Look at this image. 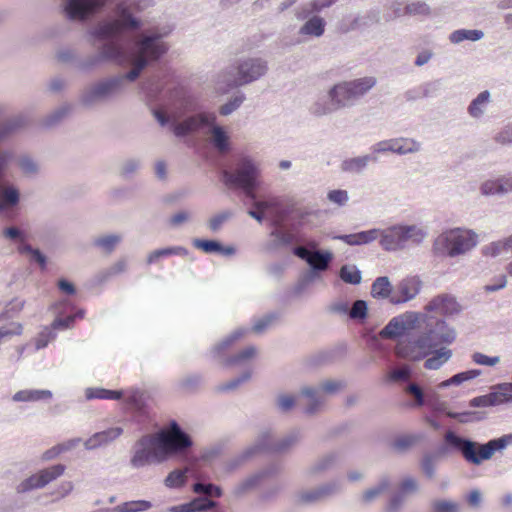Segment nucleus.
I'll return each mask as SVG.
<instances>
[{
  "label": "nucleus",
  "instance_id": "nucleus-1",
  "mask_svg": "<svg viewBox=\"0 0 512 512\" xmlns=\"http://www.w3.org/2000/svg\"><path fill=\"white\" fill-rule=\"evenodd\" d=\"M424 322L426 332L414 342V348L426 358V369H438L448 361V293L431 299L426 307Z\"/></svg>",
  "mask_w": 512,
  "mask_h": 512
},
{
  "label": "nucleus",
  "instance_id": "nucleus-2",
  "mask_svg": "<svg viewBox=\"0 0 512 512\" xmlns=\"http://www.w3.org/2000/svg\"><path fill=\"white\" fill-rule=\"evenodd\" d=\"M149 6H151L150 0H131L129 3L121 1L116 6L117 15L115 17L102 19L87 27L86 35L88 40L94 44L101 40L113 41L114 37L123 38V50L126 56V63H128L130 58L128 53L130 36L127 34V30L143 28V20L134 14L144 11Z\"/></svg>",
  "mask_w": 512,
  "mask_h": 512
},
{
  "label": "nucleus",
  "instance_id": "nucleus-3",
  "mask_svg": "<svg viewBox=\"0 0 512 512\" xmlns=\"http://www.w3.org/2000/svg\"><path fill=\"white\" fill-rule=\"evenodd\" d=\"M404 392L409 399V405L412 407H426L429 413L426 421L430 427L439 431L442 435V443L432 454V459L436 462L448 454V428L446 420L448 418V407L445 400L441 399L439 393L431 388L423 389L418 384L412 383L404 388Z\"/></svg>",
  "mask_w": 512,
  "mask_h": 512
},
{
  "label": "nucleus",
  "instance_id": "nucleus-4",
  "mask_svg": "<svg viewBox=\"0 0 512 512\" xmlns=\"http://www.w3.org/2000/svg\"><path fill=\"white\" fill-rule=\"evenodd\" d=\"M85 38L92 47L97 48L95 53L81 57L73 49H62L57 52L58 61L73 64L74 68L83 74L92 73L107 63L114 65L126 64V56L123 50V38L114 37L113 41L101 40L94 44L88 40L86 34Z\"/></svg>",
  "mask_w": 512,
  "mask_h": 512
},
{
  "label": "nucleus",
  "instance_id": "nucleus-5",
  "mask_svg": "<svg viewBox=\"0 0 512 512\" xmlns=\"http://www.w3.org/2000/svg\"><path fill=\"white\" fill-rule=\"evenodd\" d=\"M376 82V78L372 76L338 82L317 99L311 111L316 116H324L352 107L357 99L376 85Z\"/></svg>",
  "mask_w": 512,
  "mask_h": 512
},
{
  "label": "nucleus",
  "instance_id": "nucleus-6",
  "mask_svg": "<svg viewBox=\"0 0 512 512\" xmlns=\"http://www.w3.org/2000/svg\"><path fill=\"white\" fill-rule=\"evenodd\" d=\"M291 253L307 265L291 289L292 294L298 297L315 283L323 281L324 273L329 269L335 256L331 250L310 251L304 246L292 247Z\"/></svg>",
  "mask_w": 512,
  "mask_h": 512
},
{
  "label": "nucleus",
  "instance_id": "nucleus-7",
  "mask_svg": "<svg viewBox=\"0 0 512 512\" xmlns=\"http://www.w3.org/2000/svg\"><path fill=\"white\" fill-rule=\"evenodd\" d=\"M170 32V28H152L146 35L139 39L137 45L139 55L137 58H133L130 53V48L132 45V39L130 38V44L128 46V53L130 58L129 62L126 63L125 66L132 63L134 65V69L141 74V72L146 68L158 65L165 54L168 52L169 46L162 40L164 37L168 36ZM120 66L124 67V65Z\"/></svg>",
  "mask_w": 512,
  "mask_h": 512
},
{
  "label": "nucleus",
  "instance_id": "nucleus-8",
  "mask_svg": "<svg viewBox=\"0 0 512 512\" xmlns=\"http://www.w3.org/2000/svg\"><path fill=\"white\" fill-rule=\"evenodd\" d=\"M260 174L255 161L247 155H241L237 159L235 169L222 174V181L228 188L237 190L250 201L256 202V192L261 187Z\"/></svg>",
  "mask_w": 512,
  "mask_h": 512
},
{
  "label": "nucleus",
  "instance_id": "nucleus-9",
  "mask_svg": "<svg viewBox=\"0 0 512 512\" xmlns=\"http://www.w3.org/2000/svg\"><path fill=\"white\" fill-rule=\"evenodd\" d=\"M167 461L158 434L145 433L137 439L131 448L130 465L140 469L153 464H162Z\"/></svg>",
  "mask_w": 512,
  "mask_h": 512
},
{
  "label": "nucleus",
  "instance_id": "nucleus-10",
  "mask_svg": "<svg viewBox=\"0 0 512 512\" xmlns=\"http://www.w3.org/2000/svg\"><path fill=\"white\" fill-rule=\"evenodd\" d=\"M120 79L111 76L99 79L82 89L79 94V104L85 109L108 102L119 92Z\"/></svg>",
  "mask_w": 512,
  "mask_h": 512
},
{
  "label": "nucleus",
  "instance_id": "nucleus-11",
  "mask_svg": "<svg viewBox=\"0 0 512 512\" xmlns=\"http://www.w3.org/2000/svg\"><path fill=\"white\" fill-rule=\"evenodd\" d=\"M268 71V63L260 57L238 59L233 66V78L226 83L227 90L248 85L259 80Z\"/></svg>",
  "mask_w": 512,
  "mask_h": 512
},
{
  "label": "nucleus",
  "instance_id": "nucleus-12",
  "mask_svg": "<svg viewBox=\"0 0 512 512\" xmlns=\"http://www.w3.org/2000/svg\"><path fill=\"white\" fill-rule=\"evenodd\" d=\"M111 0H61V13L71 22L90 23L103 13Z\"/></svg>",
  "mask_w": 512,
  "mask_h": 512
},
{
  "label": "nucleus",
  "instance_id": "nucleus-13",
  "mask_svg": "<svg viewBox=\"0 0 512 512\" xmlns=\"http://www.w3.org/2000/svg\"><path fill=\"white\" fill-rule=\"evenodd\" d=\"M379 236V243L384 250L396 251L403 248L408 240L415 244L421 243L426 233L416 225H395L387 230H380Z\"/></svg>",
  "mask_w": 512,
  "mask_h": 512
},
{
  "label": "nucleus",
  "instance_id": "nucleus-14",
  "mask_svg": "<svg viewBox=\"0 0 512 512\" xmlns=\"http://www.w3.org/2000/svg\"><path fill=\"white\" fill-rule=\"evenodd\" d=\"M450 453L460 455L468 464L479 466L490 460L486 443L460 435L450 428Z\"/></svg>",
  "mask_w": 512,
  "mask_h": 512
},
{
  "label": "nucleus",
  "instance_id": "nucleus-15",
  "mask_svg": "<svg viewBox=\"0 0 512 512\" xmlns=\"http://www.w3.org/2000/svg\"><path fill=\"white\" fill-rule=\"evenodd\" d=\"M169 432H158L159 440L167 454V461L193 446L191 436L179 425L176 420H171Z\"/></svg>",
  "mask_w": 512,
  "mask_h": 512
},
{
  "label": "nucleus",
  "instance_id": "nucleus-16",
  "mask_svg": "<svg viewBox=\"0 0 512 512\" xmlns=\"http://www.w3.org/2000/svg\"><path fill=\"white\" fill-rule=\"evenodd\" d=\"M65 469L66 466L62 463H57L50 467L41 469L21 481L17 485L16 491L19 494H23L35 489H41L63 475Z\"/></svg>",
  "mask_w": 512,
  "mask_h": 512
},
{
  "label": "nucleus",
  "instance_id": "nucleus-17",
  "mask_svg": "<svg viewBox=\"0 0 512 512\" xmlns=\"http://www.w3.org/2000/svg\"><path fill=\"white\" fill-rule=\"evenodd\" d=\"M124 402L130 411L132 420L140 425V430L148 429L152 422V416L144 392L140 389H133Z\"/></svg>",
  "mask_w": 512,
  "mask_h": 512
},
{
  "label": "nucleus",
  "instance_id": "nucleus-18",
  "mask_svg": "<svg viewBox=\"0 0 512 512\" xmlns=\"http://www.w3.org/2000/svg\"><path fill=\"white\" fill-rule=\"evenodd\" d=\"M478 244V234L469 228H450V258L465 255Z\"/></svg>",
  "mask_w": 512,
  "mask_h": 512
},
{
  "label": "nucleus",
  "instance_id": "nucleus-19",
  "mask_svg": "<svg viewBox=\"0 0 512 512\" xmlns=\"http://www.w3.org/2000/svg\"><path fill=\"white\" fill-rule=\"evenodd\" d=\"M419 316V313L413 311L397 315L388 321L380 333L383 337L400 338L416 327Z\"/></svg>",
  "mask_w": 512,
  "mask_h": 512
},
{
  "label": "nucleus",
  "instance_id": "nucleus-20",
  "mask_svg": "<svg viewBox=\"0 0 512 512\" xmlns=\"http://www.w3.org/2000/svg\"><path fill=\"white\" fill-rule=\"evenodd\" d=\"M300 438L299 430H293L279 441H274L272 435L268 431L260 433L255 441L263 439L262 445L258 446L259 454L267 453H283L294 445Z\"/></svg>",
  "mask_w": 512,
  "mask_h": 512
},
{
  "label": "nucleus",
  "instance_id": "nucleus-21",
  "mask_svg": "<svg viewBox=\"0 0 512 512\" xmlns=\"http://www.w3.org/2000/svg\"><path fill=\"white\" fill-rule=\"evenodd\" d=\"M420 145L413 139L395 138L380 141L371 147L373 153L392 152L398 155H405L419 151Z\"/></svg>",
  "mask_w": 512,
  "mask_h": 512
},
{
  "label": "nucleus",
  "instance_id": "nucleus-22",
  "mask_svg": "<svg viewBox=\"0 0 512 512\" xmlns=\"http://www.w3.org/2000/svg\"><path fill=\"white\" fill-rule=\"evenodd\" d=\"M337 487V483L331 481L315 488L304 490L298 494V502L304 505H313L323 502L336 492Z\"/></svg>",
  "mask_w": 512,
  "mask_h": 512
},
{
  "label": "nucleus",
  "instance_id": "nucleus-23",
  "mask_svg": "<svg viewBox=\"0 0 512 512\" xmlns=\"http://www.w3.org/2000/svg\"><path fill=\"white\" fill-rule=\"evenodd\" d=\"M192 245L205 254L233 256L236 253V248L233 245H224L218 239L209 238H194Z\"/></svg>",
  "mask_w": 512,
  "mask_h": 512
},
{
  "label": "nucleus",
  "instance_id": "nucleus-24",
  "mask_svg": "<svg viewBox=\"0 0 512 512\" xmlns=\"http://www.w3.org/2000/svg\"><path fill=\"white\" fill-rule=\"evenodd\" d=\"M421 288V281L417 277H409L401 280L397 285V294L390 298L394 305L402 304L412 300Z\"/></svg>",
  "mask_w": 512,
  "mask_h": 512
},
{
  "label": "nucleus",
  "instance_id": "nucleus-25",
  "mask_svg": "<svg viewBox=\"0 0 512 512\" xmlns=\"http://www.w3.org/2000/svg\"><path fill=\"white\" fill-rule=\"evenodd\" d=\"M380 229L373 228L359 231L351 234L329 233L328 237L332 240H340L349 246L366 245L378 238Z\"/></svg>",
  "mask_w": 512,
  "mask_h": 512
},
{
  "label": "nucleus",
  "instance_id": "nucleus-26",
  "mask_svg": "<svg viewBox=\"0 0 512 512\" xmlns=\"http://www.w3.org/2000/svg\"><path fill=\"white\" fill-rule=\"evenodd\" d=\"M218 503L206 496L194 497L190 501L173 505L167 508V512H207L216 508Z\"/></svg>",
  "mask_w": 512,
  "mask_h": 512
},
{
  "label": "nucleus",
  "instance_id": "nucleus-27",
  "mask_svg": "<svg viewBox=\"0 0 512 512\" xmlns=\"http://www.w3.org/2000/svg\"><path fill=\"white\" fill-rule=\"evenodd\" d=\"M347 352V345L339 343L336 346L317 352L311 357L313 365H329L342 360Z\"/></svg>",
  "mask_w": 512,
  "mask_h": 512
},
{
  "label": "nucleus",
  "instance_id": "nucleus-28",
  "mask_svg": "<svg viewBox=\"0 0 512 512\" xmlns=\"http://www.w3.org/2000/svg\"><path fill=\"white\" fill-rule=\"evenodd\" d=\"M122 433L123 428L119 426L96 432L84 442V446L87 450H94L117 439Z\"/></svg>",
  "mask_w": 512,
  "mask_h": 512
},
{
  "label": "nucleus",
  "instance_id": "nucleus-29",
  "mask_svg": "<svg viewBox=\"0 0 512 512\" xmlns=\"http://www.w3.org/2000/svg\"><path fill=\"white\" fill-rule=\"evenodd\" d=\"M284 216L294 228H302L310 224V218L315 212L310 208L287 205L283 210Z\"/></svg>",
  "mask_w": 512,
  "mask_h": 512
},
{
  "label": "nucleus",
  "instance_id": "nucleus-30",
  "mask_svg": "<svg viewBox=\"0 0 512 512\" xmlns=\"http://www.w3.org/2000/svg\"><path fill=\"white\" fill-rule=\"evenodd\" d=\"M28 125V120L23 115H18L0 122V144L22 131Z\"/></svg>",
  "mask_w": 512,
  "mask_h": 512
},
{
  "label": "nucleus",
  "instance_id": "nucleus-31",
  "mask_svg": "<svg viewBox=\"0 0 512 512\" xmlns=\"http://www.w3.org/2000/svg\"><path fill=\"white\" fill-rule=\"evenodd\" d=\"M247 329L246 328H237L232 333L227 335L224 339H222L220 342L216 343L214 346L210 349V355L214 359H220L222 360L225 358L226 351L232 347L237 341H239L241 338L244 337L246 334Z\"/></svg>",
  "mask_w": 512,
  "mask_h": 512
},
{
  "label": "nucleus",
  "instance_id": "nucleus-32",
  "mask_svg": "<svg viewBox=\"0 0 512 512\" xmlns=\"http://www.w3.org/2000/svg\"><path fill=\"white\" fill-rule=\"evenodd\" d=\"M263 439L255 441L254 444L245 448L242 452L229 459L225 464V471L231 473L241 467L245 462L259 454L258 446L262 445Z\"/></svg>",
  "mask_w": 512,
  "mask_h": 512
},
{
  "label": "nucleus",
  "instance_id": "nucleus-33",
  "mask_svg": "<svg viewBox=\"0 0 512 512\" xmlns=\"http://www.w3.org/2000/svg\"><path fill=\"white\" fill-rule=\"evenodd\" d=\"M424 438L425 434L422 432L413 434H401L394 438L390 444V447L397 454H405Z\"/></svg>",
  "mask_w": 512,
  "mask_h": 512
},
{
  "label": "nucleus",
  "instance_id": "nucleus-34",
  "mask_svg": "<svg viewBox=\"0 0 512 512\" xmlns=\"http://www.w3.org/2000/svg\"><path fill=\"white\" fill-rule=\"evenodd\" d=\"M375 154L376 153L372 152L371 154L345 159L341 163V170L343 172L359 174L370 162H378V157Z\"/></svg>",
  "mask_w": 512,
  "mask_h": 512
},
{
  "label": "nucleus",
  "instance_id": "nucleus-35",
  "mask_svg": "<svg viewBox=\"0 0 512 512\" xmlns=\"http://www.w3.org/2000/svg\"><path fill=\"white\" fill-rule=\"evenodd\" d=\"M178 255L181 257L190 256V251L184 246H167L152 251L146 259L147 265L157 263L160 259Z\"/></svg>",
  "mask_w": 512,
  "mask_h": 512
},
{
  "label": "nucleus",
  "instance_id": "nucleus-36",
  "mask_svg": "<svg viewBox=\"0 0 512 512\" xmlns=\"http://www.w3.org/2000/svg\"><path fill=\"white\" fill-rule=\"evenodd\" d=\"M378 21H379L378 14L371 11L365 15L354 16L353 19L349 23H346V20H344L343 23L341 24L340 29L342 32L347 33L350 31H355V30L369 27L370 25H372L373 23H376Z\"/></svg>",
  "mask_w": 512,
  "mask_h": 512
},
{
  "label": "nucleus",
  "instance_id": "nucleus-37",
  "mask_svg": "<svg viewBox=\"0 0 512 512\" xmlns=\"http://www.w3.org/2000/svg\"><path fill=\"white\" fill-rule=\"evenodd\" d=\"M326 20L319 15H312L299 29V34L311 37H321L325 33Z\"/></svg>",
  "mask_w": 512,
  "mask_h": 512
},
{
  "label": "nucleus",
  "instance_id": "nucleus-38",
  "mask_svg": "<svg viewBox=\"0 0 512 512\" xmlns=\"http://www.w3.org/2000/svg\"><path fill=\"white\" fill-rule=\"evenodd\" d=\"M338 458L339 453L336 451L330 452L322 456L315 463H313L311 466L307 468V476L314 477L325 473L334 466Z\"/></svg>",
  "mask_w": 512,
  "mask_h": 512
},
{
  "label": "nucleus",
  "instance_id": "nucleus-39",
  "mask_svg": "<svg viewBox=\"0 0 512 512\" xmlns=\"http://www.w3.org/2000/svg\"><path fill=\"white\" fill-rule=\"evenodd\" d=\"M52 396V391L47 389H24L17 391L12 400L15 402H37L51 399Z\"/></svg>",
  "mask_w": 512,
  "mask_h": 512
},
{
  "label": "nucleus",
  "instance_id": "nucleus-40",
  "mask_svg": "<svg viewBox=\"0 0 512 512\" xmlns=\"http://www.w3.org/2000/svg\"><path fill=\"white\" fill-rule=\"evenodd\" d=\"M481 191L484 195H501L512 191V177H501L495 181H487L482 184Z\"/></svg>",
  "mask_w": 512,
  "mask_h": 512
},
{
  "label": "nucleus",
  "instance_id": "nucleus-41",
  "mask_svg": "<svg viewBox=\"0 0 512 512\" xmlns=\"http://www.w3.org/2000/svg\"><path fill=\"white\" fill-rule=\"evenodd\" d=\"M283 316L281 310H272L264 314L262 317L254 319L252 325V332L255 334H262L267 329L276 324Z\"/></svg>",
  "mask_w": 512,
  "mask_h": 512
},
{
  "label": "nucleus",
  "instance_id": "nucleus-42",
  "mask_svg": "<svg viewBox=\"0 0 512 512\" xmlns=\"http://www.w3.org/2000/svg\"><path fill=\"white\" fill-rule=\"evenodd\" d=\"M495 406L508 405L512 403V383L501 382L490 388Z\"/></svg>",
  "mask_w": 512,
  "mask_h": 512
},
{
  "label": "nucleus",
  "instance_id": "nucleus-43",
  "mask_svg": "<svg viewBox=\"0 0 512 512\" xmlns=\"http://www.w3.org/2000/svg\"><path fill=\"white\" fill-rule=\"evenodd\" d=\"M394 288L387 276L377 277L371 285V296L375 299H389Z\"/></svg>",
  "mask_w": 512,
  "mask_h": 512
},
{
  "label": "nucleus",
  "instance_id": "nucleus-44",
  "mask_svg": "<svg viewBox=\"0 0 512 512\" xmlns=\"http://www.w3.org/2000/svg\"><path fill=\"white\" fill-rule=\"evenodd\" d=\"M257 354V348L254 345H249L237 353L227 356L223 359V365L226 367L235 366L248 362Z\"/></svg>",
  "mask_w": 512,
  "mask_h": 512
},
{
  "label": "nucleus",
  "instance_id": "nucleus-45",
  "mask_svg": "<svg viewBox=\"0 0 512 512\" xmlns=\"http://www.w3.org/2000/svg\"><path fill=\"white\" fill-rule=\"evenodd\" d=\"M85 396L88 400L103 399V400H121L124 397L123 390H113L106 388H87Z\"/></svg>",
  "mask_w": 512,
  "mask_h": 512
},
{
  "label": "nucleus",
  "instance_id": "nucleus-46",
  "mask_svg": "<svg viewBox=\"0 0 512 512\" xmlns=\"http://www.w3.org/2000/svg\"><path fill=\"white\" fill-rule=\"evenodd\" d=\"M491 94L488 90L480 92L469 104L468 113L473 118H479L483 115L484 109L490 102Z\"/></svg>",
  "mask_w": 512,
  "mask_h": 512
},
{
  "label": "nucleus",
  "instance_id": "nucleus-47",
  "mask_svg": "<svg viewBox=\"0 0 512 512\" xmlns=\"http://www.w3.org/2000/svg\"><path fill=\"white\" fill-rule=\"evenodd\" d=\"M484 37V32L480 29H457L450 34V42L458 44L463 41L476 42Z\"/></svg>",
  "mask_w": 512,
  "mask_h": 512
},
{
  "label": "nucleus",
  "instance_id": "nucleus-48",
  "mask_svg": "<svg viewBox=\"0 0 512 512\" xmlns=\"http://www.w3.org/2000/svg\"><path fill=\"white\" fill-rule=\"evenodd\" d=\"M512 250V234L503 240L493 241L481 248L484 256L497 257L502 251Z\"/></svg>",
  "mask_w": 512,
  "mask_h": 512
},
{
  "label": "nucleus",
  "instance_id": "nucleus-49",
  "mask_svg": "<svg viewBox=\"0 0 512 512\" xmlns=\"http://www.w3.org/2000/svg\"><path fill=\"white\" fill-rule=\"evenodd\" d=\"M188 468L174 469L168 473L164 479V485L170 489L183 488L187 484Z\"/></svg>",
  "mask_w": 512,
  "mask_h": 512
},
{
  "label": "nucleus",
  "instance_id": "nucleus-50",
  "mask_svg": "<svg viewBox=\"0 0 512 512\" xmlns=\"http://www.w3.org/2000/svg\"><path fill=\"white\" fill-rule=\"evenodd\" d=\"M486 418V413L483 411L466 410L462 412H455L450 410V420L459 423H474L480 422Z\"/></svg>",
  "mask_w": 512,
  "mask_h": 512
},
{
  "label": "nucleus",
  "instance_id": "nucleus-51",
  "mask_svg": "<svg viewBox=\"0 0 512 512\" xmlns=\"http://www.w3.org/2000/svg\"><path fill=\"white\" fill-rule=\"evenodd\" d=\"M485 443L487 447V454L491 459L496 452H502L512 444V433L504 434L497 438H492Z\"/></svg>",
  "mask_w": 512,
  "mask_h": 512
},
{
  "label": "nucleus",
  "instance_id": "nucleus-52",
  "mask_svg": "<svg viewBox=\"0 0 512 512\" xmlns=\"http://www.w3.org/2000/svg\"><path fill=\"white\" fill-rule=\"evenodd\" d=\"M485 443L487 447V454L491 459L496 452H502L512 444V433L504 434L497 438H492Z\"/></svg>",
  "mask_w": 512,
  "mask_h": 512
},
{
  "label": "nucleus",
  "instance_id": "nucleus-53",
  "mask_svg": "<svg viewBox=\"0 0 512 512\" xmlns=\"http://www.w3.org/2000/svg\"><path fill=\"white\" fill-rule=\"evenodd\" d=\"M16 163L25 177H34L40 172L39 164L30 155L19 156Z\"/></svg>",
  "mask_w": 512,
  "mask_h": 512
},
{
  "label": "nucleus",
  "instance_id": "nucleus-54",
  "mask_svg": "<svg viewBox=\"0 0 512 512\" xmlns=\"http://www.w3.org/2000/svg\"><path fill=\"white\" fill-rule=\"evenodd\" d=\"M270 236L274 239L266 244L268 251H275L280 247H290L292 249L293 238L287 233H283L279 230H272Z\"/></svg>",
  "mask_w": 512,
  "mask_h": 512
},
{
  "label": "nucleus",
  "instance_id": "nucleus-55",
  "mask_svg": "<svg viewBox=\"0 0 512 512\" xmlns=\"http://www.w3.org/2000/svg\"><path fill=\"white\" fill-rule=\"evenodd\" d=\"M340 279L351 285H359L362 281V273L355 265L344 264L339 270Z\"/></svg>",
  "mask_w": 512,
  "mask_h": 512
},
{
  "label": "nucleus",
  "instance_id": "nucleus-56",
  "mask_svg": "<svg viewBox=\"0 0 512 512\" xmlns=\"http://www.w3.org/2000/svg\"><path fill=\"white\" fill-rule=\"evenodd\" d=\"M252 377V371L247 369L243 371L239 376L229 380L226 383H222L216 387L218 393H226L236 390L240 385L250 380Z\"/></svg>",
  "mask_w": 512,
  "mask_h": 512
},
{
  "label": "nucleus",
  "instance_id": "nucleus-57",
  "mask_svg": "<svg viewBox=\"0 0 512 512\" xmlns=\"http://www.w3.org/2000/svg\"><path fill=\"white\" fill-rule=\"evenodd\" d=\"M212 134V142L213 145L220 151H228L230 148V138L226 131V129L218 125L217 127H214V130L210 133Z\"/></svg>",
  "mask_w": 512,
  "mask_h": 512
},
{
  "label": "nucleus",
  "instance_id": "nucleus-58",
  "mask_svg": "<svg viewBox=\"0 0 512 512\" xmlns=\"http://www.w3.org/2000/svg\"><path fill=\"white\" fill-rule=\"evenodd\" d=\"M70 111L71 105L68 103L58 107L44 118L43 126L50 128L57 125L69 114Z\"/></svg>",
  "mask_w": 512,
  "mask_h": 512
},
{
  "label": "nucleus",
  "instance_id": "nucleus-59",
  "mask_svg": "<svg viewBox=\"0 0 512 512\" xmlns=\"http://www.w3.org/2000/svg\"><path fill=\"white\" fill-rule=\"evenodd\" d=\"M152 507V503L148 500H133L124 502L116 506L114 512H143Z\"/></svg>",
  "mask_w": 512,
  "mask_h": 512
},
{
  "label": "nucleus",
  "instance_id": "nucleus-60",
  "mask_svg": "<svg viewBox=\"0 0 512 512\" xmlns=\"http://www.w3.org/2000/svg\"><path fill=\"white\" fill-rule=\"evenodd\" d=\"M20 190L18 187L14 185H10L7 188L0 191V202L5 205V210L7 206L15 207L20 203Z\"/></svg>",
  "mask_w": 512,
  "mask_h": 512
},
{
  "label": "nucleus",
  "instance_id": "nucleus-61",
  "mask_svg": "<svg viewBox=\"0 0 512 512\" xmlns=\"http://www.w3.org/2000/svg\"><path fill=\"white\" fill-rule=\"evenodd\" d=\"M191 489L196 494H208L213 495L214 497L217 498L223 496V489L221 488V486L214 484L212 482H195L191 485Z\"/></svg>",
  "mask_w": 512,
  "mask_h": 512
},
{
  "label": "nucleus",
  "instance_id": "nucleus-62",
  "mask_svg": "<svg viewBox=\"0 0 512 512\" xmlns=\"http://www.w3.org/2000/svg\"><path fill=\"white\" fill-rule=\"evenodd\" d=\"M120 241L121 237L119 235L110 234L96 238L93 241V245L101 248L106 253H112Z\"/></svg>",
  "mask_w": 512,
  "mask_h": 512
},
{
  "label": "nucleus",
  "instance_id": "nucleus-63",
  "mask_svg": "<svg viewBox=\"0 0 512 512\" xmlns=\"http://www.w3.org/2000/svg\"><path fill=\"white\" fill-rule=\"evenodd\" d=\"M349 318L360 323L366 322L368 318L367 301L362 299L356 300L353 307L350 308Z\"/></svg>",
  "mask_w": 512,
  "mask_h": 512
},
{
  "label": "nucleus",
  "instance_id": "nucleus-64",
  "mask_svg": "<svg viewBox=\"0 0 512 512\" xmlns=\"http://www.w3.org/2000/svg\"><path fill=\"white\" fill-rule=\"evenodd\" d=\"M246 99L243 92H238L235 96L231 97L226 103L219 107V114L222 116H228L236 111Z\"/></svg>",
  "mask_w": 512,
  "mask_h": 512
}]
</instances>
